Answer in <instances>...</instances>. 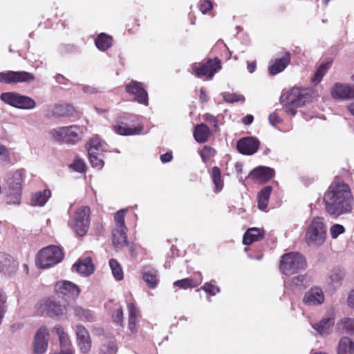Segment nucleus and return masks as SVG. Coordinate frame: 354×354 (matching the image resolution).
Wrapping results in <instances>:
<instances>
[{
  "mask_svg": "<svg viewBox=\"0 0 354 354\" xmlns=\"http://www.w3.org/2000/svg\"><path fill=\"white\" fill-rule=\"evenodd\" d=\"M323 201L328 214L334 217L352 212L354 196L348 184L336 176L324 193Z\"/></svg>",
  "mask_w": 354,
  "mask_h": 354,
  "instance_id": "nucleus-1",
  "label": "nucleus"
},
{
  "mask_svg": "<svg viewBox=\"0 0 354 354\" xmlns=\"http://www.w3.org/2000/svg\"><path fill=\"white\" fill-rule=\"evenodd\" d=\"M309 98L307 89L294 87L281 95L280 103L287 114L295 115L297 109L304 106Z\"/></svg>",
  "mask_w": 354,
  "mask_h": 354,
  "instance_id": "nucleus-2",
  "label": "nucleus"
},
{
  "mask_svg": "<svg viewBox=\"0 0 354 354\" xmlns=\"http://www.w3.org/2000/svg\"><path fill=\"white\" fill-rule=\"evenodd\" d=\"M307 267L305 257L298 252H290L281 257L279 269L286 276H290L304 270Z\"/></svg>",
  "mask_w": 354,
  "mask_h": 354,
  "instance_id": "nucleus-3",
  "label": "nucleus"
},
{
  "mask_svg": "<svg viewBox=\"0 0 354 354\" xmlns=\"http://www.w3.org/2000/svg\"><path fill=\"white\" fill-rule=\"evenodd\" d=\"M112 129L118 135L128 136L140 134L143 127L140 124L138 115L124 114L117 118Z\"/></svg>",
  "mask_w": 354,
  "mask_h": 354,
  "instance_id": "nucleus-4",
  "label": "nucleus"
},
{
  "mask_svg": "<svg viewBox=\"0 0 354 354\" xmlns=\"http://www.w3.org/2000/svg\"><path fill=\"white\" fill-rule=\"evenodd\" d=\"M64 257V252L59 247L51 245L39 251L35 262L38 268L46 269L61 262Z\"/></svg>",
  "mask_w": 354,
  "mask_h": 354,
  "instance_id": "nucleus-5",
  "label": "nucleus"
},
{
  "mask_svg": "<svg viewBox=\"0 0 354 354\" xmlns=\"http://www.w3.org/2000/svg\"><path fill=\"white\" fill-rule=\"evenodd\" d=\"M326 227L324 218L317 216L314 218L308 226L305 239L307 244L311 246H320L326 239Z\"/></svg>",
  "mask_w": 354,
  "mask_h": 354,
  "instance_id": "nucleus-6",
  "label": "nucleus"
},
{
  "mask_svg": "<svg viewBox=\"0 0 354 354\" xmlns=\"http://www.w3.org/2000/svg\"><path fill=\"white\" fill-rule=\"evenodd\" d=\"M221 68V61L218 57L209 58L205 61L192 65V73L199 78L205 77L212 79Z\"/></svg>",
  "mask_w": 354,
  "mask_h": 354,
  "instance_id": "nucleus-7",
  "label": "nucleus"
},
{
  "mask_svg": "<svg viewBox=\"0 0 354 354\" xmlns=\"http://www.w3.org/2000/svg\"><path fill=\"white\" fill-rule=\"evenodd\" d=\"M80 128L77 125L54 129L50 135L57 141L74 145L80 140Z\"/></svg>",
  "mask_w": 354,
  "mask_h": 354,
  "instance_id": "nucleus-8",
  "label": "nucleus"
},
{
  "mask_svg": "<svg viewBox=\"0 0 354 354\" xmlns=\"http://www.w3.org/2000/svg\"><path fill=\"white\" fill-rule=\"evenodd\" d=\"M0 98L5 103L19 109H30L35 106L34 100L17 93H3L1 94Z\"/></svg>",
  "mask_w": 354,
  "mask_h": 354,
  "instance_id": "nucleus-9",
  "label": "nucleus"
},
{
  "mask_svg": "<svg viewBox=\"0 0 354 354\" xmlns=\"http://www.w3.org/2000/svg\"><path fill=\"white\" fill-rule=\"evenodd\" d=\"M125 91L133 97V101L145 106L149 105V95L144 83L131 80L125 85Z\"/></svg>",
  "mask_w": 354,
  "mask_h": 354,
  "instance_id": "nucleus-10",
  "label": "nucleus"
},
{
  "mask_svg": "<svg viewBox=\"0 0 354 354\" xmlns=\"http://www.w3.org/2000/svg\"><path fill=\"white\" fill-rule=\"evenodd\" d=\"M35 75L29 72L8 71L0 73V83L15 84L18 83H30L35 80Z\"/></svg>",
  "mask_w": 354,
  "mask_h": 354,
  "instance_id": "nucleus-11",
  "label": "nucleus"
},
{
  "mask_svg": "<svg viewBox=\"0 0 354 354\" xmlns=\"http://www.w3.org/2000/svg\"><path fill=\"white\" fill-rule=\"evenodd\" d=\"M49 333L48 329L42 326L35 335L33 344L34 354H44L47 350Z\"/></svg>",
  "mask_w": 354,
  "mask_h": 354,
  "instance_id": "nucleus-12",
  "label": "nucleus"
},
{
  "mask_svg": "<svg viewBox=\"0 0 354 354\" xmlns=\"http://www.w3.org/2000/svg\"><path fill=\"white\" fill-rule=\"evenodd\" d=\"M75 333L80 351L84 354L88 353L91 348V339L88 331L82 325H77Z\"/></svg>",
  "mask_w": 354,
  "mask_h": 354,
  "instance_id": "nucleus-13",
  "label": "nucleus"
},
{
  "mask_svg": "<svg viewBox=\"0 0 354 354\" xmlns=\"http://www.w3.org/2000/svg\"><path fill=\"white\" fill-rule=\"evenodd\" d=\"M64 310L65 308H62V306L48 299L41 303L39 308L38 309V313L40 315H47L53 317L62 315Z\"/></svg>",
  "mask_w": 354,
  "mask_h": 354,
  "instance_id": "nucleus-14",
  "label": "nucleus"
},
{
  "mask_svg": "<svg viewBox=\"0 0 354 354\" xmlns=\"http://www.w3.org/2000/svg\"><path fill=\"white\" fill-rule=\"evenodd\" d=\"M260 145L259 140L253 137H245L237 142L238 151L244 155H252L257 151Z\"/></svg>",
  "mask_w": 354,
  "mask_h": 354,
  "instance_id": "nucleus-15",
  "label": "nucleus"
},
{
  "mask_svg": "<svg viewBox=\"0 0 354 354\" xmlns=\"http://www.w3.org/2000/svg\"><path fill=\"white\" fill-rule=\"evenodd\" d=\"M55 290L57 294L71 298L78 297L80 292V289L76 284L66 280L57 282Z\"/></svg>",
  "mask_w": 354,
  "mask_h": 354,
  "instance_id": "nucleus-16",
  "label": "nucleus"
},
{
  "mask_svg": "<svg viewBox=\"0 0 354 354\" xmlns=\"http://www.w3.org/2000/svg\"><path fill=\"white\" fill-rule=\"evenodd\" d=\"M291 55L289 52H284L282 57L275 58L270 62L268 66V72L271 75H276L282 71L290 64Z\"/></svg>",
  "mask_w": 354,
  "mask_h": 354,
  "instance_id": "nucleus-17",
  "label": "nucleus"
},
{
  "mask_svg": "<svg viewBox=\"0 0 354 354\" xmlns=\"http://www.w3.org/2000/svg\"><path fill=\"white\" fill-rule=\"evenodd\" d=\"M129 312L128 328L131 333L136 334L138 330V319L141 316L140 312L136 304L131 302L127 304Z\"/></svg>",
  "mask_w": 354,
  "mask_h": 354,
  "instance_id": "nucleus-18",
  "label": "nucleus"
},
{
  "mask_svg": "<svg viewBox=\"0 0 354 354\" xmlns=\"http://www.w3.org/2000/svg\"><path fill=\"white\" fill-rule=\"evenodd\" d=\"M252 178L261 183L269 181L274 176V170L267 167H258L254 169L251 173Z\"/></svg>",
  "mask_w": 354,
  "mask_h": 354,
  "instance_id": "nucleus-19",
  "label": "nucleus"
},
{
  "mask_svg": "<svg viewBox=\"0 0 354 354\" xmlns=\"http://www.w3.org/2000/svg\"><path fill=\"white\" fill-rule=\"evenodd\" d=\"M304 303L307 305H319L324 301V295L322 289L315 287L305 293Z\"/></svg>",
  "mask_w": 354,
  "mask_h": 354,
  "instance_id": "nucleus-20",
  "label": "nucleus"
},
{
  "mask_svg": "<svg viewBox=\"0 0 354 354\" xmlns=\"http://www.w3.org/2000/svg\"><path fill=\"white\" fill-rule=\"evenodd\" d=\"M333 98L346 99L354 97V86L337 83L331 90Z\"/></svg>",
  "mask_w": 354,
  "mask_h": 354,
  "instance_id": "nucleus-21",
  "label": "nucleus"
},
{
  "mask_svg": "<svg viewBox=\"0 0 354 354\" xmlns=\"http://www.w3.org/2000/svg\"><path fill=\"white\" fill-rule=\"evenodd\" d=\"M73 269L82 275L88 276L95 270L91 257H88L79 259L73 266Z\"/></svg>",
  "mask_w": 354,
  "mask_h": 354,
  "instance_id": "nucleus-22",
  "label": "nucleus"
},
{
  "mask_svg": "<svg viewBox=\"0 0 354 354\" xmlns=\"http://www.w3.org/2000/svg\"><path fill=\"white\" fill-rule=\"evenodd\" d=\"M76 113L75 108L70 104H55L48 116L55 118L73 117Z\"/></svg>",
  "mask_w": 354,
  "mask_h": 354,
  "instance_id": "nucleus-23",
  "label": "nucleus"
},
{
  "mask_svg": "<svg viewBox=\"0 0 354 354\" xmlns=\"http://www.w3.org/2000/svg\"><path fill=\"white\" fill-rule=\"evenodd\" d=\"M142 278L149 288H155L159 282L158 271L149 266H145L142 269Z\"/></svg>",
  "mask_w": 354,
  "mask_h": 354,
  "instance_id": "nucleus-24",
  "label": "nucleus"
},
{
  "mask_svg": "<svg viewBox=\"0 0 354 354\" xmlns=\"http://www.w3.org/2000/svg\"><path fill=\"white\" fill-rule=\"evenodd\" d=\"M264 236L263 230L256 227L250 228L243 234V243L245 245H250L254 242L263 239Z\"/></svg>",
  "mask_w": 354,
  "mask_h": 354,
  "instance_id": "nucleus-25",
  "label": "nucleus"
},
{
  "mask_svg": "<svg viewBox=\"0 0 354 354\" xmlns=\"http://www.w3.org/2000/svg\"><path fill=\"white\" fill-rule=\"evenodd\" d=\"M203 281L201 274L198 277H187L183 279L177 280L174 282V286L178 287L180 289H189L194 288L199 286Z\"/></svg>",
  "mask_w": 354,
  "mask_h": 354,
  "instance_id": "nucleus-26",
  "label": "nucleus"
},
{
  "mask_svg": "<svg viewBox=\"0 0 354 354\" xmlns=\"http://www.w3.org/2000/svg\"><path fill=\"white\" fill-rule=\"evenodd\" d=\"M193 134L197 142L205 143L209 140L211 136V131L207 125L201 123L194 127Z\"/></svg>",
  "mask_w": 354,
  "mask_h": 354,
  "instance_id": "nucleus-27",
  "label": "nucleus"
},
{
  "mask_svg": "<svg viewBox=\"0 0 354 354\" xmlns=\"http://www.w3.org/2000/svg\"><path fill=\"white\" fill-rule=\"evenodd\" d=\"M51 197V191L45 189L33 193L31 196L30 203L32 206L43 207Z\"/></svg>",
  "mask_w": 354,
  "mask_h": 354,
  "instance_id": "nucleus-28",
  "label": "nucleus"
},
{
  "mask_svg": "<svg viewBox=\"0 0 354 354\" xmlns=\"http://www.w3.org/2000/svg\"><path fill=\"white\" fill-rule=\"evenodd\" d=\"M127 230L113 229L112 231V243L115 248H119L128 245Z\"/></svg>",
  "mask_w": 354,
  "mask_h": 354,
  "instance_id": "nucleus-29",
  "label": "nucleus"
},
{
  "mask_svg": "<svg viewBox=\"0 0 354 354\" xmlns=\"http://www.w3.org/2000/svg\"><path fill=\"white\" fill-rule=\"evenodd\" d=\"M118 346L113 337H104L100 346V354H116Z\"/></svg>",
  "mask_w": 354,
  "mask_h": 354,
  "instance_id": "nucleus-30",
  "label": "nucleus"
},
{
  "mask_svg": "<svg viewBox=\"0 0 354 354\" xmlns=\"http://www.w3.org/2000/svg\"><path fill=\"white\" fill-rule=\"evenodd\" d=\"M334 326V319L331 317L323 318L319 323L315 324L313 327L322 335H328Z\"/></svg>",
  "mask_w": 354,
  "mask_h": 354,
  "instance_id": "nucleus-31",
  "label": "nucleus"
},
{
  "mask_svg": "<svg viewBox=\"0 0 354 354\" xmlns=\"http://www.w3.org/2000/svg\"><path fill=\"white\" fill-rule=\"evenodd\" d=\"M272 191V187L270 185L264 187L257 194L258 207L261 210L267 208L269 198Z\"/></svg>",
  "mask_w": 354,
  "mask_h": 354,
  "instance_id": "nucleus-32",
  "label": "nucleus"
},
{
  "mask_svg": "<svg viewBox=\"0 0 354 354\" xmlns=\"http://www.w3.org/2000/svg\"><path fill=\"white\" fill-rule=\"evenodd\" d=\"M337 351V354H354V342L349 337H342L339 342Z\"/></svg>",
  "mask_w": 354,
  "mask_h": 354,
  "instance_id": "nucleus-33",
  "label": "nucleus"
},
{
  "mask_svg": "<svg viewBox=\"0 0 354 354\" xmlns=\"http://www.w3.org/2000/svg\"><path fill=\"white\" fill-rule=\"evenodd\" d=\"M210 177L214 185V191L216 193L221 192L224 187V182L220 168L216 166L213 167L210 173Z\"/></svg>",
  "mask_w": 354,
  "mask_h": 354,
  "instance_id": "nucleus-34",
  "label": "nucleus"
},
{
  "mask_svg": "<svg viewBox=\"0 0 354 354\" xmlns=\"http://www.w3.org/2000/svg\"><path fill=\"white\" fill-rule=\"evenodd\" d=\"M113 41L111 36L106 33H100L95 39V44L100 50L104 51L111 47Z\"/></svg>",
  "mask_w": 354,
  "mask_h": 354,
  "instance_id": "nucleus-35",
  "label": "nucleus"
},
{
  "mask_svg": "<svg viewBox=\"0 0 354 354\" xmlns=\"http://www.w3.org/2000/svg\"><path fill=\"white\" fill-rule=\"evenodd\" d=\"M24 171L17 170L10 178L8 179V187L15 189H21L22 191V183L24 178Z\"/></svg>",
  "mask_w": 354,
  "mask_h": 354,
  "instance_id": "nucleus-36",
  "label": "nucleus"
},
{
  "mask_svg": "<svg viewBox=\"0 0 354 354\" xmlns=\"http://www.w3.org/2000/svg\"><path fill=\"white\" fill-rule=\"evenodd\" d=\"M104 142L102 141L101 139L97 136H94L89 140L88 147H87L88 153L93 152L95 153H104Z\"/></svg>",
  "mask_w": 354,
  "mask_h": 354,
  "instance_id": "nucleus-37",
  "label": "nucleus"
},
{
  "mask_svg": "<svg viewBox=\"0 0 354 354\" xmlns=\"http://www.w3.org/2000/svg\"><path fill=\"white\" fill-rule=\"evenodd\" d=\"M90 214L91 209L88 206H83L78 208L75 212L74 216V221H82V222H88L90 223Z\"/></svg>",
  "mask_w": 354,
  "mask_h": 354,
  "instance_id": "nucleus-38",
  "label": "nucleus"
},
{
  "mask_svg": "<svg viewBox=\"0 0 354 354\" xmlns=\"http://www.w3.org/2000/svg\"><path fill=\"white\" fill-rule=\"evenodd\" d=\"M74 315L80 319L86 322H93L95 317L89 310H86L80 306H76L74 308Z\"/></svg>",
  "mask_w": 354,
  "mask_h": 354,
  "instance_id": "nucleus-39",
  "label": "nucleus"
},
{
  "mask_svg": "<svg viewBox=\"0 0 354 354\" xmlns=\"http://www.w3.org/2000/svg\"><path fill=\"white\" fill-rule=\"evenodd\" d=\"M109 266L111 269L112 273L115 279L120 281L124 278V273L120 264L117 260L111 259L109 260Z\"/></svg>",
  "mask_w": 354,
  "mask_h": 354,
  "instance_id": "nucleus-40",
  "label": "nucleus"
},
{
  "mask_svg": "<svg viewBox=\"0 0 354 354\" xmlns=\"http://www.w3.org/2000/svg\"><path fill=\"white\" fill-rule=\"evenodd\" d=\"M22 191L21 189H15L8 187V193L7 196V203L19 205L21 202Z\"/></svg>",
  "mask_w": 354,
  "mask_h": 354,
  "instance_id": "nucleus-41",
  "label": "nucleus"
},
{
  "mask_svg": "<svg viewBox=\"0 0 354 354\" xmlns=\"http://www.w3.org/2000/svg\"><path fill=\"white\" fill-rule=\"evenodd\" d=\"M93 151V149H91V153H88L90 162L93 167L100 169L104 166V153H95Z\"/></svg>",
  "mask_w": 354,
  "mask_h": 354,
  "instance_id": "nucleus-42",
  "label": "nucleus"
},
{
  "mask_svg": "<svg viewBox=\"0 0 354 354\" xmlns=\"http://www.w3.org/2000/svg\"><path fill=\"white\" fill-rule=\"evenodd\" d=\"M127 209H122L118 211L114 215L115 228L114 229H124L127 230V227L124 222V216L127 214Z\"/></svg>",
  "mask_w": 354,
  "mask_h": 354,
  "instance_id": "nucleus-43",
  "label": "nucleus"
},
{
  "mask_svg": "<svg viewBox=\"0 0 354 354\" xmlns=\"http://www.w3.org/2000/svg\"><path fill=\"white\" fill-rule=\"evenodd\" d=\"M90 223L88 222H82V221H73V223L72 225V228L75 232L76 234L80 236H84L89 228Z\"/></svg>",
  "mask_w": 354,
  "mask_h": 354,
  "instance_id": "nucleus-44",
  "label": "nucleus"
},
{
  "mask_svg": "<svg viewBox=\"0 0 354 354\" xmlns=\"http://www.w3.org/2000/svg\"><path fill=\"white\" fill-rule=\"evenodd\" d=\"M337 326L339 328H342L346 333L354 335V318H344Z\"/></svg>",
  "mask_w": 354,
  "mask_h": 354,
  "instance_id": "nucleus-45",
  "label": "nucleus"
},
{
  "mask_svg": "<svg viewBox=\"0 0 354 354\" xmlns=\"http://www.w3.org/2000/svg\"><path fill=\"white\" fill-rule=\"evenodd\" d=\"M344 277V272L338 267L334 268L329 274L330 282L335 285L341 282Z\"/></svg>",
  "mask_w": 354,
  "mask_h": 354,
  "instance_id": "nucleus-46",
  "label": "nucleus"
},
{
  "mask_svg": "<svg viewBox=\"0 0 354 354\" xmlns=\"http://www.w3.org/2000/svg\"><path fill=\"white\" fill-rule=\"evenodd\" d=\"M216 153V150L208 145H205L199 152L201 158L205 163H207Z\"/></svg>",
  "mask_w": 354,
  "mask_h": 354,
  "instance_id": "nucleus-47",
  "label": "nucleus"
},
{
  "mask_svg": "<svg viewBox=\"0 0 354 354\" xmlns=\"http://www.w3.org/2000/svg\"><path fill=\"white\" fill-rule=\"evenodd\" d=\"M330 66V63H326L319 66L312 78V82L315 84H318L322 80V78L325 75Z\"/></svg>",
  "mask_w": 354,
  "mask_h": 354,
  "instance_id": "nucleus-48",
  "label": "nucleus"
},
{
  "mask_svg": "<svg viewBox=\"0 0 354 354\" xmlns=\"http://www.w3.org/2000/svg\"><path fill=\"white\" fill-rule=\"evenodd\" d=\"M12 263V258L10 256L1 254H0V271L3 272H8L9 268Z\"/></svg>",
  "mask_w": 354,
  "mask_h": 354,
  "instance_id": "nucleus-49",
  "label": "nucleus"
},
{
  "mask_svg": "<svg viewBox=\"0 0 354 354\" xmlns=\"http://www.w3.org/2000/svg\"><path fill=\"white\" fill-rule=\"evenodd\" d=\"M140 24L138 19L134 17H130L127 19L126 23V30L129 35L134 34L137 32Z\"/></svg>",
  "mask_w": 354,
  "mask_h": 354,
  "instance_id": "nucleus-50",
  "label": "nucleus"
},
{
  "mask_svg": "<svg viewBox=\"0 0 354 354\" xmlns=\"http://www.w3.org/2000/svg\"><path fill=\"white\" fill-rule=\"evenodd\" d=\"M223 97L225 102L230 103L238 102L245 100L244 97L241 95L229 92L224 93Z\"/></svg>",
  "mask_w": 354,
  "mask_h": 354,
  "instance_id": "nucleus-51",
  "label": "nucleus"
},
{
  "mask_svg": "<svg viewBox=\"0 0 354 354\" xmlns=\"http://www.w3.org/2000/svg\"><path fill=\"white\" fill-rule=\"evenodd\" d=\"M201 289L203 290L207 294L212 296L220 292L219 287L211 282L205 283L203 286H201L200 289H198L197 291L200 290Z\"/></svg>",
  "mask_w": 354,
  "mask_h": 354,
  "instance_id": "nucleus-52",
  "label": "nucleus"
},
{
  "mask_svg": "<svg viewBox=\"0 0 354 354\" xmlns=\"http://www.w3.org/2000/svg\"><path fill=\"white\" fill-rule=\"evenodd\" d=\"M70 167L73 170L80 173H84L86 171V165L82 160L76 159L74 162L70 165Z\"/></svg>",
  "mask_w": 354,
  "mask_h": 354,
  "instance_id": "nucleus-53",
  "label": "nucleus"
},
{
  "mask_svg": "<svg viewBox=\"0 0 354 354\" xmlns=\"http://www.w3.org/2000/svg\"><path fill=\"white\" fill-rule=\"evenodd\" d=\"M112 318H113V321L115 323L119 324L120 326H122L124 315H123V310L121 307L116 309L113 312Z\"/></svg>",
  "mask_w": 354,
  "mask_h": 354,
  "instance_id": "nucleus-54",
  "label": "nucleus"
},
{
  "mask_svg": "<svg viewBox=\"0 0 354 354\" xmlns=\"http://www.w3.org/2000/svg\"><path fill=\"white\" fill-rule=\"evenodd\" d=\"M203 118L205 121L213 124L215 131H219L218 120L215 116L209 113H207L203 115Z\"/></svg>",
  "mask_w": 354,
  "mask_h": 354,
  "instance_id": "nucleus-55",
  "label": "nucleus"
},
{
  "mask_svg": "<svg viewBox=\"0 0 354 354\" xmlns=\"http://www.w3.org/2000/svg\"><path fill=\"white\" fill-rule=\"evenodd\" d=\"M345 228L343 225L339 224H335L330 227V234L333 239H336L337 236L344 233Z\"/></svg>",
  "mask_w": 354,
  "mask_h": 354,
  "instance_id": "nucleus-56",
  "label": "nucleus"
},
{
  "mask_svg": "<svg viewBox=\"0 0 354 354\" xmlns=\"http://www.w3.org/2000/svg\"><path fill=\"white\" fill-rule=\"evenodd\" d=\"M213 8L212 2L210 0H201L199 4L200 11L203 14H207Z\"/></svg>",
  "mask_w": 354,
  "mask_h": 354,
  "instance_id": "nucleus-57",
  "label": "nucleus"
},
{
  "mask_svg": "<svg viewBox=\"0 0 354 354\" xmlns=\"http://www.w3.org/2000/svg\"><path fill=\"white\" fill-rule=\"evenodd\" d=\"M305 279V276L302 274L297 275L293 277L289 281V286L291 288L300 286L303 284V282Z\"/></svg>",
  "mask_w": 354,
  "mask_h": 354,
  "instance_id": "nucleus-58",
  "label": "nucleus"
},
{
  "mask_svg": "<svg viewBox=\"0 0 354 354\" xmlns=\"http://www.w3.org/2000/svg\"><path fill=\"white\" fill-rule=\"evenodd\" d=\"M61 348L72 347L71 340L67 334L59 337Z\"/></svg>",
  "mask_w": 354,
  "mask_h": 354,
  "instance_id": "nucleus-59",
  "label": "nucleus"
},
{
  "mask_svg": "<svg viewBox=\"0 0 354 354\" xmlns=\"http://www.w3.org/2000/svg\"><path fill=\"white\" fill-rule=\"evenodd\" d=\"M269 121L272 125H277L281 122V120L277 113L273 112L269 115Z\"/></svg>",
  "mask_w": 354,
  "mask_h": 354,
  "instance_id": "nucleus-60",
  "label": "nucleus"
},
{
  "mask_svg": "<svg viewBox=\"0 0 354 354\" xmlns=\"http://www.w3.org/2000/svg\"><path fill=\"white\" fill-rule=\"evenodd\" d=\"M0 157L3 160L9 159V152L8 149L2 145H0Z\"/></svg>",
  "mask_w": 354,
  "mask_h": 354,
  "instance_id": "nucleus-61",
  "label": "nucleus"
},
{
  "mask_svg": "<svg viewBox=\"0 0 354 354\" xmlns=\"http://www.w3.org/2000/svg\"><path fill=\"white\" fill-rule=\"evenodd\" d=\"M55 79L57 83L61 84H67L69 82V80L61 74H57Z\"/></svg>",
  "mask_w": 354,
  "mask_h": 354,
  "instance_id": "nucleus-62",
  "label": "nucleus"
},
{
  "mask_svg": "<svg viewBox=\"0 0 354 354\" xmlns=\"http://www.w3.org/2000/svg\"><path fill=\"white\" fill-rule=\"evenodd\" d=\"M173 158L171 152H167L160 156V160L162 162L166 163L170 162Z\"/></svg>",
  "mask_w": 354,
  "mask_h": 354,
  "instance_id": "nucleus-63",
  "label": "nucleus"
},
{
  "mask_svg": "<svg viewBox=\"0 0 354 354\" xmlns=\"http://www.w3.org/2000/svg\"><path fill=\"white\" fill-rule=\"evenodd\" d=\"M257 68V61H248L247 62V68L250 73H253L255 71Z\"/></svg>",
  "mask_w": 354,
  "mask_h": 354,
  "instance_id": "nucleus-64",
  "label": "nucleus"
}]
</instances>
